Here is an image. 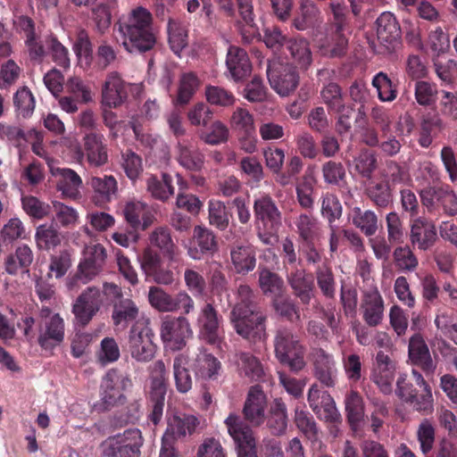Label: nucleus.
Wrapping results in <instances>:
<instances>
[{
  "label": "nucleus",
  "mask_w": 457,
  "mask_h": 457,
  "mask_svg": "<svg viewBox=\"0 0 457 457\" xmlns=\"http://www.w3.org/2000/svg\"><path fill=\"white\" fill-rule=\"evenodd\" d=\"M232 270L239 275H246L256 267V251L251 245H239L230 249Z\"/></svg>",
  "instance_id": "c9c22d12"
},
{
  "label": "nucleus",
  "mask_w": 457,
  "mask_h": 457,
  "mask_svg": "<svg viewBox=\"0 0 457 457\" xmlns=\"http://www.w3.org/2000/svg\"><path fill=\"white\" fill-rule=\"evenodd\" d=\"M112 7L110 4L99 3L91 6V21L93 30L99 36H104L109 32L112 25Z\"/></svg>",
  "instance_id": "6e6d98bb"
},
{
  "label": "nucleus",
  "mask_w": 457,
  "mask_h": 457,
  "mask_svg": "<svg viewBox=\"0 0 457 457\" xmlns=\"http://www.w3.org/2000/svg\"><path fill=\"white\" fill-rule=\"evenodd\" d=\"M258 283L261 290L273 299L284 295L286 291L283 278L267 268H259Z\"/></svg>",
  "instance_id": "8fccbe9b"
},
{
  "label": "nucleus",
  "mask_w": 457,
  "mask_h": 457,
  "mask_svg": "<svg viewBox=\"0 0 457 457\" xmlns=\"http://www.w3.org/2000/svg\"><path fill=\"white\" fill-rule=\"evenodd\" d=\"M225 425L235 442L237 457H258L253 432L239 415L230 413Z\"/></svg>",
  "instance_id": "9d476101"
},
{
  "label": "nucleus",
  "mask_w": 457,
  "mask_h": 457,
  "mask_svg": "<svg viewBox=\"0 0 457 457\" xmlns=\"http://www.w3.org/2000/svg\"><path fill=\"white\" fill-rule=\"evenodd\" d=\"M289 59L292 60L294 67L302 71H307L312 63V53L310 47V42L303 37H289L286 41V47Z\"/></svg>",
  "instance_id": "f704fd0d"
},
{
  "label": "nucleus",
  "mask_w": 457,
  "mask_h": 457,
  "mask_svg": "<svg viewBox=\"0 0 457 457\" xmlns=\"http://www.w3.org/2000/svg\"><path fill=\"white\" fill-rule=\"evenodd\" d=\"M347 420L353 429H356L364 418V403L357 391H351L345 399Z\"/></svg>",
  "instance_id": "052dcab7"
},
{
  "label": "nucleus",
  "mask_w": 457,
  "mask_h": 457,
  "mask_svg": "<svg viewBox=\"0 0 457 457\" xmlns=\"http://www.w3.org/2000/svg\"><path fill=\"white\" fill-rule=\"evenodd\" d=\"M226 64L235 80L246 78L252 71V65L245 50L238 46H230L228 51Z\"/></svg>",
  "instance_id": "ea45409f"
},
{
  "label": "nucleus",
  "mask_w": 457,
  "mask_h": 457,
  "mask_svg": "<svg viewBox=\"0 0 457 457\" xmlns=\"http://www.w3.org/2000/svg\"><path fill=\"white\" fill-rule=\"evenodd\" d=\"M365 195L377 209H386L393 204V190L386 179L370 181Z\"/></svg>",
  "instance_id": "79ce46f5"
},
{
  "label": "nucleus",
  "mask_w": 457,
  "mask_h": 457,
  "mask_svg": "<svg viewBox=\"0 0 457 457\" xmlns=\"http://www.w3.org/2000/svg\"><path fill=\"white\" fill-rule=\"evenodd\" d=\"M320 12L312 1H306L301 5V13L293 21L297 30H305L314 27L320 20Z\"/></svg>",
  "instance_id": "774afa93"
},
{
  "label": "nucleus",
  "mask_w": 457,
  "mask_h": 457,
  "mask_svg": "<svg viewBox=\"0 0 457 457\" xmlns=\"http://www.w3.org/2000/svg\"><path fill=\"white\" fill-rule=\"evenodd\" d=\"M198 424V420L193 415H174L168 422L166 434H170L175 439L185 437L187 434H193Z\"/></svg>",
  "instance_id": "bf43d9fd"
},
{
  "label": "nucleus",
  "mask_w": 457,
  "mask_h": 457,
  "mask_svg": "<svg viewBox=\"0 0 457 457\" xmlns=\"http://www.w3.org/2000/svg\"><path fill=\"white\" fill-rule=\"evenodd\" d=\"M44 46V54L40 59H29L35 63H42L47 54L51 56L52 61L56 65L63 68L64 70L69 69L71 65L69 50L64 46L56 35L50 32L44 35V39L41 41Z\"/></svg>",
  "instance_id": "72a5a7b5"
},
{
  "label": "nucleus",
  "mask_w": 457,
  "mask_h": 457,
  "mask_svg": "<svg viewBox=\"0 0 457 457\" xmlns=\"http://www.w3.org/2000/svg\"><path fill=\"white\" fill-rule=\"evenodd\" d=\"M140 264L145 277L156 284L168 286L175 280L173 271L165 267L160 254L150 248L143 252Z\"/></svg>",
  "instance_id": "412c9836"
},
{
  "label": "nucleus",
  "mask_w": 457,
  "mask_h": 457,
  "mask_svg": "<svg viewBox=\"0 0 457 457\" xmlns=\"http://www.w3.org/2000/svg\"><path fill=\"white\" fill-rule=\"evenodd\" d=\"M315 278L321 295L328 300L335 299L337 282L331 267L327 264L319 266L315 270Z\"/></svg>",
  "instance_id": "680f3d73"
},
{
  "label": "nucleus",
  "mask_w": 457,
  "mask_h": 457,
  "mask_svg": "<svg viewBox=\"0 0 457 457\" xmlns=\"http://www.w3.org/2000/svg\"><path fill=\"white\" fill-rule=\"evenodd\" d=\"M378 40L386 51L395 49L401 37V29L395 15L389 12H382L376 21Z\"/></svg>",
  "instance_id": "cd10ccee"
},
{
  "label": "nucleus",
  "mask_w": 457,
  "mask_h": 457,
  "mask_svg": "<svg viewBox=\"0 0 457 457\" xmlns=\"http://www.w3.org/2000/svg\"><path fill=\"white\" fill-rule=\"evenodd\" d=\"M146 187L151 195L162 202H166L174 195L172 177L168 173H162V179H158L156 176L149 177L146 180Z\"/></svg>",
  "instance_id": "4d7b16f0"
},
{
  "label": "nucleus",
  "mask_w": 457,
  "mask_h": 457,
  "mask_svg": "<svg viewBox=\"0 0 457 457\" xmlns=\"http://www.w3.org/2000/svg\"><path fill=\"white\" fill-rule=\"evenodd\" d=\"M296 233L303 242L315 241L320 235V224L311 213H301L295 220Z\"/></svg>",
  "instance_id": "864d4df0"
},
{
  "label": "nucleus",
  "mask_w": 457,
  "mask_h": 457,
  "mask_svg": "<svg viewBox=\"0 0 457 457\" xmlns=\"http://www.w3.org/2000/svg\"><path fill=\"white\" fill-rule=\"evenodd\" d=\"M138 315V308L136 303L129 298H120L113 305L112 319L113 325L119 328H125L134 321Z\"/></svg>",
  "instance_id": "3c124183"
},
{
  "label": "nucleus",
  "mask_w": 457,
  "mask_h": 457,
  "mask_svg": "<svg viewBox=\"0 0 457 457\" xmlns=\"http://www.w3.org/2000/svg\"><path fill=\"white\" fill-rule=\"evenodd\" d=\"M394 377L395 366L393 361L383 351H378L370 372L371 381L377 385L381 393L389 395L393 391Z\"/></svg>",
  "instance_id": "393cba45"
},
{
  "label": "nucleus",
  "mask_w": 457,
  "mask_h": 457,
  "mask_svg": "<svg viewBox=\"0 0 457 457\" xmlns=\"http://www.w3.org/2000/svg\"><path fill=\"white\" fill-rule=\"evenodd\" d=\"M267 425L272 435L280 436L285 434L287 422V408L281 398H276L272 401L269 410Z\"/></svg>",
  "instance_id": "de8ad7c7"
},
{
  "label": "nucleus",
  "mask_w": 457,
  "mask_h": 457,
  "mask_svg": "<svg viewBox=\"0 0 457 457\" xmlns=\"http://www.w3.org/2000/svg\"><path fill=\"white\" fill-rule=\"evenodd\" d=\"M231 213L227 210L225 204L218 200H210L208 203V220L211 226L223 231L229 226Z\"/></svg>",
  "instance_id": "69168bd1"
},
{
  "label": "nucleus",
  "mask_w": 457,
  "mask_h": 457,
  "mask_svg": "<svg viewBox=\"0 0 457 457\" xmlns=\"http://www.w3.org/2000/svg\"><path fill=\"white\" fill-rule=\"evenodd\" d=\"M286 278L293 295L303 305H309L315 295V285L312 275L303 267H294L286 271Z\"/></svg>",
  "instance_id": "4be33fe9"
},
{
  "label": "nucleus",
  "mask_w": 457,
  "mask_h": 457,
  "mask_svg": "<svg viewBox=\"0 0 457 457\" xmlns=\"http://www.w3.org/2000/svg\"><path fill=\"white\" fill-rule=\"evenodd\" d=\"M192 335L190 323L186 317L166 315L162 320L160 336L165 348L180 351Z\"/></svg>",
  "instance_id": "0eeeda50"
},
{
  "label": "nucleus",
  "mask_w": 457,
  "mask_h": 457,
  "mask_svg": "<svg viewBox=\"0 0 457 457\" xmlns=\"http://www.w3.org/2000/svg\"><path fill=\"white\" fill-rule=\"evenodd\" d=\"M194 238L198 248H189L188 254L194 260H201L203 255H212L218 251L215 234L206 227L195 226Z\"/></svg>",
  "instance_id": "4c0bfd02"
},
{
  "label": "nucleus",
  "mask_w": 457,
  "mask_h": 457,
  "mask_svg": "<svg viewBox=\"0 0 457 457\" xmlns=\"http://www.w3.org/2000/svg\"><path fill=\"white\" fill-rule=\"evenodd\" d=\"M103 303L102 294L98 287H88L76 299L72 305V313L77 323L87 326L99 312Z\"/></svg>",
  "instance_id": "6ab92c4d"
},
{
  "label": "nucleus",
  "mask_w": 457,
  "mask_h": 457,
  "mask_svg": "<svg viewBox=\"0 0 457 457\" xmlns=\"http://www.w3.org/2000/svg\"><path fill=\"white\" fill-rule=\"evenodd\" d=\"M441 120L436 113L422 116L418 142L420 146L428 148L431 145L434 137L440 130Z\"/></svg>",
  "instance_id": "e2e57ef3"
},
{
  "label": "nucleus",
  "mask_w": 457,
  "mask_h": 457,
  "mask_svg": "<svg viewBox=\"0 0 457 457\" xmlns=\"http://www.w3.org/2000/svg\"><path fill=\"white\" fill-rule=\"evenodd\" d=\"M34 260V253L30 246L21 244L15 249L14 253L5 259V271L10 275L19 272L28 273Z\"/></svg>",
  "instance_id": "37998d69"
},
{
  "label": "nucleus",
  "mask_w": 457,
  "mask_h": 457,
  "mask_svg": "<svg viewBox=\"0 0 457 457\" xmlns=\"http://www.w3.org/2000/svg\"><path fill=\"white\" fill-rule=\"evenodd\" d=\"M199 87L200 79L195 72L189 71L182 73L179 79L176 99L177 104L180 105L188 104Z\"/></svg>",
  "instance_id": "0e129e2a"
},
{
  "label": "nucleus",
  "mask_w": 457,
  "mask_h": 457,
  "mask_svg": "<svg viewBox=\"0 0 457 457\" xmlns=\"http://www.w3.org/2000/svg\"><path fill=\"white\" fill-rule=\"evenodd\" d=\"M337 368L334 356L322 348L313 353V376L323 386L334 388L337 384Z\"/></svg>",
  "instance_id": "5701e85b"
},
{
  "label": "nucleus",
  "mask_w": 457,
  "mask_h": 457,
  "mask_svg": "<svg viewBox=\"0 0 457 457\" xmlns=\"http://www.w3.org/2000/svg\"><path fill=\"white\" fill-rule=\"evenodd\" d=\"M236 362L240 374L252 380H259L264 375L262 364L250 353L241 352L237 354Z\"/></svg>",
  "instance_id": "13d9d810"
},
{
  "label": "nucleus",
  "mask_w": 457,
  "mask_h": 457,
  "mask_svg": "<svg viewBox=\"0 0 457 457\" xmlns=\"http://www.w3.org/2000/svg\"><path fill=\"white\" fill-rule=\"evenodd\" d=\"M117 42L129 54H145L157 42L154 17L145 7L136 6L121 14L113 24Z\"/></svg>",
  "instance_id": "f257e3e1"
},
{
  "label": "nucleus",
  "mask_w": 457,
  "mask_h": 457,
  "mask_svg": "<svg viewBox=\"0 0 457 457\" xmlns=\"http://www.w3.org/2000/svg\"><path fill=\"white\" fill-rule=\"evenodd\" d=\"M188 366V355L185 353H178L174 357L172 375L175 388L179 394H187L193 388L194 380Z\"/></svg>",
  "instance_id": "a19ab883"
},
{
  "label": "nucleus",
  "mask_w": 457,
  "mask_h": 457,
  "mask_svg": "<svg viewBox=\"0 0 457 457\" xmlns=\"http://www.w3.org/2000/svg\"><path fill=\"white\" fill-rule=\"evenodd\" d=\"M236 2L241 18L237 22V29L242 36V40L250 44L260 36L258 26L254 22L253 0H236Z\"/></svg>",
  "instance_id": "2f4dec72"
},
{
  "label": "nucleus",
  "mask_w": 457,
  "mask_h": 457,
  "mask_svg": "<svg viewBox=\"0 0 457 457\" xmlns=\"http://www.w3.org/2000/svg\"><path fill=\"white\" fill-rule=\"evenodd\" d=\"M320 216L327 224L336 223L343 216V206L337 195L332 192H325L320 197Z\"/></svg>",
  "instance_id": "5fc2aeb1"
},
{
  "label": "nucleus",
  "mask_w": 457,
  "mask_h": 457,
  "mask_svg": "<svg viewBox=\"0 0 457 457\" xmlns=\"http://www.w3.org/2000/svg\"><path fill=\"white\" fill-rule=\"evenodd\" d=\"M395 395L420 412L428 414L433 411V396L430 386L426 385L422 392L418 394L417 389L407 379L405 374H401L397 378Z\"/></svg>",
  "instance_id": "f8f14e48"
},
{
  "label": "nucleus",
  "mask_w": 457,
  "mask_h": 457,
  "mask_svg": "<svg viewBox=\"0 0 457 457\" xmlns=\"http://www.w3.org/2000/svg\"><path fill=\"white\" fill-rule=\"evenodd\" d=\"M101 268L84 259L78 266L77 272L67 280V287L70 290L79 288L91 281L100 271Z\"/></svg>",
  "instance_id": "338daca9"
},
{
  "label": "nucleus",
  "mask_w": 457,
  "mask_h": 457,
  "mask_svg": "<svg viewBox=\"0 0 457 457\" xmlns=\"http://www.w3.org/2000/svg\"><path fill=\"white\" fill-rule=\"evenodd\" d=\"M63 236L56 225L42 224L37 228L35 240L39 250L50 251L61 245Z\"/></svg>",
  "instance_id": "603ef678"
},
{
  "label": "nucleus",
  "mask_w": 457,
  "mask_h": 457,
  "mask_svg": "<svg viewBox=\"0 0 457 457\" xmlns=\"http://www.w3.org/2000/svg\"><path fill=\"white\" fill-rule=\"evenodd\" d=\"M349 220L366 237L374 236L378 229V218L372 210L354 206L349 212Z\"/></svg>",
  "instance_id": "a18cd8bd"
},
{
  "label": "nucleus",
  "mask_w": 457,
  "mask_h": 457,
  "mask_svg": "<svg viewBox=\"0 0 457 457\" xmlns=\"http://www.w3.org/2000/svg\"><path fill=\"white\" fill-rule=\"evenodd\" d=\"M266 409L267 396L261 386H251L243 408L245 420L253 427H260L266 420Z\"/></svg>",
  "instance_id": "b1692460"
},
{
  "label": "nucleus",
  "mask_w": 457,
  "mask_h": 457,
  "mask_svg": "<svg viewBox=\"0 0 457 457\" xmlns=\"http://www.w3.org/2000/svg\"><path fill=\"white\" fill-rule=\"evenodd\" d=\"M257 295L250 286L241 284L237 291V302L228 320L235 332L250 343L260 342L265 336L267 317L257 305Z\"/></svg>",
  "instance_id": "f03ea898"
},
{
  "label": "nucleus",
  "mask_w": 457,
  "mask_h": 457,
  "mask_svg": "<svg viewBox=\"0 0 457 457\" xmlns=\"http://www.w3.org/2000/svg\"><path fill=\"white\" fill-rule=\"evenodd\" d=\"M88 185L92 189L91 201L98 207H105L117 196L118 182L112 175L92 177Z\"/></svg>",
  "instance_id": "a878e982"
},
{
  "label": "nucleus",
  "mask_w": 457,
  "mask_h": 457,
  "mask_svg": "<svg viewBox=\"0 0 457 457\" xmlns=\"http://www.w3.org/2000/svg\"><path fill=\"white\" fill-rule=\"evenodd\" d=\"M420 196L422 205L428 209V212H432L436 204H438L449 216H454L457 213V196L447 184L427 187L420 190Z\"/></svg>",
  "instance_id": "ddd939ff"
},
{
  "label": "nucleus",
  "mask_w": 457,
  "mask_h": 457,
  "mask_svg": "<svg viewBox=\"0 0 457 457\" xmlns=\"http://www.w3.org/2000/svg\"><path fill=\"white\" fill-rule=\"evenodd\" d=\"M151 244L160 249L161 253L170 262L179 261V250L174 244L170 230L167 228L160 227L155 228L150 236Z\"/></svg>",
  "instance_id": "49530a36"
},
{
  "label": "nucleus",
  "mask_w": 457,
  "mask_h": 457,
  "mask_svg": "<svg viewBox=\"0 0 457 457\" xmlns=\"http://www.w3.org/2000/svg\"><path fill=\"white\" fill-rule=\"evenodd\" d=\"M177 161L185 169L199 171L204 163V155L200 149L188 140H179L176 146Z\"/></svg>",
  "instance_id": "e433bc0d"
},
{
  "label": "nucleus",
  "mask_w": 457,
  "mask_h": 457,
  "mask_svg": "<svg viewBox=\"0 0 457 457\" xmlns=\"http://www.w3.org/2000/svg\"><path fill=\"white\" fill-rule=\"evenodd\" d=\"M154 334L147 326L134 325L129 331V351L133 359L148 362L154 359L156 345L153 342Z\"/></svg>",
  "instance_id": "4468645a"
},
{
  "label": "nucleus",
  "mask_w": 457,
  "mask_h": 457,
  "mask_svg": "<svg viewBox=\"0 0 457 457\" xmlns=\"http://www.w3.org/2000/svg\"><path fill=\"white\" fill-rule=\"evenodd\" d=\"M51 173L58 177L57 189L71 199H76L80 195L79 188L82 185L81 178L76 171L69 168L51 167Z\"/></svg>",
  "instance_id": "58836bf2"
},
{
  "label": "nucleus",
  "mask_w": 457,
  "mask_h": 457,
  "mask_svg": "<svg viewBox=\"0 0 457 457\" xmlns=\"http://www.w3.org/2000/svg\"><path fill=\"white\" fill-rule=\"evenodd\" d=\"M307 401L310 408L318 416L327 422L337 423L341 420L336 403L330 394L321 390L317 383H313L307 394Z\"/></svg>",
  "instance_id": "f3484780"
},
{
  "label": "nucleus",
  "mask_w": 457,
  "mask_h": 457,
  "mask_svg": "<svg viewBox=\"0 0 457 457\" xmlns=\"http://www.w3.org/2000/svg\"><path fill=\"white\" fill-rule=\"evenodd\" d=\"M410 240L420 250L429 249L436 240L435 224L424 217H416L411 226Z\"/></svg>",
  "instance_id": "c85d7f7f"
},
{
  "label": "nucleus",
  "mask_w": 457,
  "mask_h": 457,
  "mask_svg": "<svg viewBox=\"0 0 457 457\" xmlns=\"http://www.w3.org/2000/svg\"><path fill=\"white\" fill-rule=\"evenodd\" d=\"M408 353L412 364L420 367L427 374L434 372L436 365L431 358L428 345L420 333L414 334L410 338Z\"/></svg>",
  "instance_id": "473e14b6"
},
{
  "label": "nucleus",
  "mask_w": 457,
  "mask_h": 457,
  "mask_svg": "<svg viewBox=\"0 0 457 457\" xmlns=\"http://www.w3.org/2000/svg\"><path fill=\"white\" fill-rule=\"evenodd\" d=\"M123 215L128 224L134 229L145 230L151 224L147 205L141 202H129L123 208Z\"/></svg>",
  "instance_id": "09e8293b"
},
{
  "label": "nucleus",
  "mask_w": 457,
  "mask_h": 457,
  "mask_svg": "<svg viewBox=\"0 0 457 457\" xmlns=\"http://www.w3.org/2000/svg\"><path fill=\"white\" fill-rule=\"evenodd\" d=\"M64 336L65 323L59 313H54L50 319L40 321L37 344L42 350L53 353L54 349L62 344Z\"/></svg>",
  "instance_id": "aec40b11"
},
{
  "label": "nucleus",
  "mask_w": 457,
  "mask_h": 457,
  "mask_svg": "<svg viewBox=\"0 0 457 457\" xmlns=\"http://www.w3.org/2000/svg\"><path fill=\"white\" fill-rule=\"evenodd\" d=\"M222 316L212 303H205L197 317L198 337L211 345H219L223 338Z\"/></svg>",
  "instance_id": "9b49d317"
},
{
  "label": "nucleus",
  "mask_w": 457,
  "mask_h": 457,
  "mask_svg": "<svg viewBox=\"0 0 457 457\" xmlns=\"http://www.w3.org/2000/svg\"><path fill=\"white\" fill-rule=\"evenodd\" d=\"M221 370V362L207 351H201L194 360L193 370L204 379L216 380Z\"/></svg>",
  "instance_id": "c03bdc74"
},
{
  "label": "nucleus",
  "mask_w": 457,
  "mask_h": 457,
  "mask_svg": "<svg viewBox=\"0 0 457 457\" xmlns=\"http://www.w3.org/2000/svg\"><path fill=\"white\" fill-rule=\"evenodd\" d=\"M128 87L118 72L109 73L102 90V104L109 109L121 105L128 98Z\"/></svg>",
  "instance_id": "bb28decb"
},
{
  "label": "nucleus",
  "mask_w": 457,
  "mask_h": 457,
  "mask_svg": "<svg viewBox=\"0 0 457 457\" xmlns=\"http://www.w3.org/2000/svg\"><path fill=\"white\" fill-rule=\"evenodd\" d=\"M16 33L23 39L26 53L29 59H40L44 54L41 43L42 23L27 14L15 15L12 21Z\"/></svg>",
  "instance_id": "423d86ee"
},
{
  "label": "nucleus",
  "mask_w": 457,
  "mask_h": 457,
  "mask_svg": "<svg viewBox=\"0 0 457 457\" xmlns=\"http://www.w3.org/2000/svg\"><path fill=\"white\" fill-rule=\"evenodd\" d=\"M267 77L270 87L280 96H287L294 92L299 84L295 67L288 63L270 62Z\"/></svg>",
  "instance_id": "2eb2a0df"
},
{
  "label": "nucleus",
  "mask_w": 457,
  "mask_h": 457,
  "mask_svg": "<svg viewBox=\"0 0 457 457\" xmlns=\"http://www.w3.org/2000/svg\"><path fill=\"white\" fill-rule=\"evenodd\" d=\"M253 208L258 229L266 228L270 232L279 229L282 224V214L270 195H262L255 198Z\"/></svg>",
  "instance_id": "a211bd4d"
},
{
  "label": "nucleus",
  "mask_w": 457,
  "mask_h": 457,
  "mask_svg": "<svg viewBox=\"0 0 457 457\" xmlns=\"http://www.w3.org/2000/svg\"><path fill=\"white\" fill-rule=\"evenodd\" d=\"M130 386L131 380L128 376L118 369L109 370L103 377L100 401L96 404V408L100 411H106L123 404L126 401L123 391Z\"/></svg>",
  "instance_id": "20e7f679"
},
{
  "label": "nucleus",
  "mask_w": 457,
  "mask_h": 457,
  "mask_svg": "<svg viewBox=\"0 0 457 457\" xmlns=\"http://www.w3.org/2000/svg\"><path fill=\"white\" fill-rule=\"evenodd\" d=\"M167 388L168 371L163 361L158 360L154 363L149 393V403L152 409L149 420L154 425L158 424L162 418Z\"/></svg>",
  "instance_id": "1a4fd4ad"
},
{
  "label": "nucleus",
  "mask_w": 457,
  "mask_h": 457,
  "mask_svg": "<svg viewBox=\"0 0 457 457\" xmlns=\"http://www.w3.org/2000/svg\"><path fill=\"white\" fill-rule=\"evenodd\" d=\"M143 437L138 428L126 429L122 434L109 437L104 444V457H140Z\"/></svg>",
  "instance_id": "6e6552de"
},
{
  "label": "nucleus",
  "mask_w": 457,
  "mask_h": 457,
  "mask_svg": "<svg viewBox=\"0 0 457 457\" xmlns=\"http://www.w3.org/2000/svg\"><path fill=\"white\" fill-rule=\"evenodd\" d=\"M274 353L278 361L294 373H298L306 366V348L300 336L287 327L278 328L273 339Z\"/></svg>",
  "instance_id": "7ed1b4c3"
},
{
  "label": "nucleus",
  "mask_w": 457,
  "mask_h": 457,
  "mask_svg": "<svg viewBox=\"0 0 457 457\" xmlns=\"http://www.w3.org/2000/svg\"><path fill=\"white\" fill-rule=\"evenodd\" d=\"M104 135L92 131L83 137L84 151L91 166L102 167L108 162L107 145Z\"/></svg>",
  "instance_id": "7c9ffc66"
},
{
  "label": "nucleus",
  "mask_w": 457,
  "mask_h": 457,
  "mask_svg": "<svg viewBox=\"0 0 457 457\" xmlns=\"http://www.w3.org/2000/svg\"><path fill=\"white\" fill-rule=\"evenodd\" d=\"M148 301L152 307L159 312H174L179 308V303L185 314L190 313L195 307L192 297L185 291L179 292L176 298L159 287H151L148 292Z\"/></svg>",
  "instance_id": "dca6fc26"
},
{
  "label": "nucleus",
  "mask_w": 457,
  "mask_h": 457,
  "mask_svg": "<svg viewBox=\"0 0 457 457\" xmlns=\"http://www.w3.org/2000/svg\"><path fill=\"white\" fill-rule=\"evenodd\" d=\"M361 310L363 320L370 327H377L382 322L384 317V301L377 288L364 292Z\"/></svg>",
  "instance_id": "c756f323"
},
{
  "label": "nucleus",
  "mask_w": 457,
  "mask_h": 457,
  "mask_svg": "<svg viewBox=\"0 0 457 457\" xmlns=\"http://www.w3.org/2000/svg\"><path fill=\"white\" fill-rule=\"evenodd\" d=\"M329 7L333 21L328 30L327 44L323 46V49L330 57H341L345 54L348 45L345 34L348 27L346 6L344 4L331 2Z\"/></svg>",
  "instance_id": "39448f33"
}]
</instances>
